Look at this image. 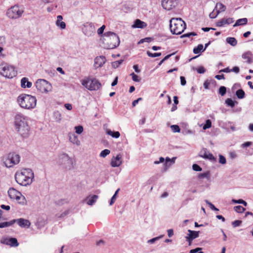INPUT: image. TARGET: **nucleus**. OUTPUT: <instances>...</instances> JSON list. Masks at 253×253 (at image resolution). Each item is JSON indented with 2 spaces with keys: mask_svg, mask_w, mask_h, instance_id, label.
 <instances>
[{
  "mask_svg": "<svg viewBox=\"0 0 253 253\" xmlns=\"http://www.w3.org/2000/svg\"><path fill=\"white\" fill-rule=\"evenodd\" d=\"M15 178L19 184L27 186L32 182L34 173L31 169H24L15 173Z\"/></svg>",
  "mask_w": 253,
  "mask_h": 253,
  "instance_id": "obj_1",
  "label": "nucleus"
},
{
  "mask_svg": "<svg viewBox=\"0 0 253 253\" xmlns=\"http://www.w3.org/2000/svg\"><path fill=\"white\" fill-rule=\"evenodd\" d=\"M15 126L18 132L23 137L28 136L29 126L26 121L25 117L22 114H17L15 116Z\"/></svg>",
  "mask_w": 253,
  "mask_h": 253,
  "instance_id": "obj_2",
  "label": "nucleus"
},
{
  "mask_svg": "<svg viewBox=\"0 0 253 253\" xmlns=\"http://www.w3.org/2000/svg\"><path fill=\"white\" fill-rule=\"evenodd\" d=\"M120 44L119 37L114 33L108 32L103 36V45L106 49H114Z\"/></svg>",
  "mask_w": 253,
  "mask_h": 253,
  "instance_id": "obj_3",
  "label": "nucleus"
},
{
  "mask_svg": "<svg viewBox=\"0 0 253 253\" xmlns=\"http://www.w3.org/2000/svg\"><path fill=\"white\" fill-rule=\"evenodd\" d=\"M17 101L21 107L26 109H33L37 104L36 98L26 94L20 95L17 98Z\"/></svg>",
  "mask_w": 253,
  "mask_h": 253,
  "instance_id": "obj_4",
  "label": "nucleus"
},
{
  "mask_svg": "<svg viewBox=\"0 0 253 253\" xmlns=\"http://www.w3.org/2000/svg\"><path fill=\"white\" fill-rule=\"evenodd\" d=\"M186 28V23L181 18H173L170 20V29L173 34L180 35Z\"/></svg>",
  "mask_w": 253,
  "mask_h": 253,
  "instance_id": "obj_5",
  "label": "nucleus"
},
{
  "mask_svg": "<svg viewBox=\"0 0 253 253\" xmlns=\"http://www.w3.org/2000/svg\"><path fill=\"white\" fill-rule=\"evenodd\" d=\"M82 84L90 90H98L101 86V83L97 79L90 77L83 80Z\"/></svg>",
  "mask_w": 253,
  "mask_h": 253,
  "instance_id": "obj_6",
  "label": "nucleus"
},
{
  "mask_svg": "<svg viewBox=\"0 0 253 253\" xmlns=\"http://www.w3.org/2000/svg\"><path fill=\"white\" fill-rule=\"evenodd\" d=\"M20 157L18 154L14 152L9 153L3 159L4 163L7 168H11L18 164L20 162Z\"/></svg>",
  "mask_w": 253,
  "mask_h": 253,
  "instance_id": "obj_7",
  "label": "nucleus"
},
{
  "mask_svg": "<svg viewBox=\"0 0 253 253\" xmlns=\"http://www.w3.org/2000/svg\"><path fill=\"white\" fill-rule=\"evenodd\" d=\"M1 66L0 73L3 76L11 79L16 76L17 71L13 66L7 64H2Z\"/></svg>",
  "mask_w": 253,
  "mask_h": 253,
  "instance_id": "obj_8",
  "label": "nucleus"
},
{
  "mask_svg": "<svg viewBox=\"0 0 253 253\" xmlns=\"http://www.w3.org/2000/svg\"><path fill=\"white\" fill-rule=\"evenodd\" d=\"M24 10L15 4L7 10L6 15L10 19H18L22 16Z\"/></svg>",
  "mask_w": 253,
  "mask_h": 253,
  "instance_id": "obj_9",
  "label": "nucleus"
},
{
  "mask_svg": "<svg viewBox=\"0 0 253 253\" xmlns=\"http://www.w3.org/2000/svg\"><path fill=\"white\" fill-rule=\"evenodd\" d=\"M8 194L10 199L15 200L21 204L26 203V199L22 194L14 188H10L8 191Z\"/></svg>",
  "mask_w": 253,
  "mask_h": 253,
  "instance_id": "obj_10",
  "label": "nucleus"
},
{
  "mask_svg": "<svg viewBox=\"0 0 253 253\" xmlns=\"http://www.w3.org/2000/svg\"><path fill=\"white\" fill-rule=\"evenodd\" d=\"M37 89L42 93H47L52 89L50 83L43 79H39L36 83Z\"/></svg>",
  "mask_w": 253,
  "mask_h": 253,
  "instance_id": "obj_11",
  "label": "nucleus"
},
{
  "mask_svg": "<svg viewBox=\"0 0 253 253\" xmlns=\"http://www.w3.org/2000/svg\"><path fill=\"white\" fill-rule=\"evenodd\" d=\"M200 157L203 158L205 159H208L211 162H215L216 158L213 155L209 152L206 148L202 149L199 154Z\"/></svg>",
  "mask_w": 253,
  "mask_h": 253,
  "instance_id": "obj_12",
  "label": "nucleus"
},
{
  "mask_svg": "<svg viewBox=\"0 0 253 253\" xmlns=\"http://www.w3.org/2000/svg\"><path fill=\"white\" fill-rule=\"evenodd\" d=\"M84 33L87 36H91L95 32V27L92 23H86L83 28Z\"/></svg>",
  "mask_w": 253,
  "mask_h": 253,
  "instance_id": "obj_13",
  "label": "nucleus"
},
{
  "mask_svg": "<svg viewBox=\"0 0 253 253\" xmlns=\"http://www.w3.org/2000/svg\"><path fill=\"white\" fill-rule=\"evenodd\" d=\"M176 4V0H163L162 2V5L163 8L168 10H169L174 7Z\"/></svg>",
  "mask_w": 253,
  "mask_h": 253,
  "instance_id": "obj_14",
  "label": "nucleus"
},
{
  "mask_svg": "<svg viewBox=\"0 0 253 253\" xmlns=\"http://www.w3.org/2000/svg\"><path fill=\"white\" fill-rule=\"evenodd\" d=\"M106 62V58L104 56H97L94 59V66L96 68L101 67Z\"/></svg>",
  "mask_w": 253,
  "mask_h": 253,
  "instance_id": "obj_15",
  "label": "nucleus"
},
{
  "mask_svg": "<svg viewBox=\"0 0 253 253\" xmlns=\"http://www.w3.org/2000/svg\"><path fill=\"white\" fill-rule=\"evenodd\" d=\"M188 236L186 237V240L189 242V245H191L192 240L199 236V231H195L188 230Z\"/></svg>",
  "mask_w": 253,
  "mask_h": 253,
  "instance_id": "obj_16",
  "label": "nucleus"
},
{
  "mask_svg": "<svg viewBox=\"0 0 253 253\" xmlns=\"http://www.w3.org/2000/svg\"><path fill=\"white\" fill-rule=\"evenodd\" d=\"M234 20L232 18H222L216 23L217 27H222L225 25H229L232 23Z\"/></svg>",
  "mask_w": 253,
  "mask_h": 253,
  "instance_id": "obj_17",
  "label": "nucleus"
},
{
  "mask_svg": "<svg viewBox=\"0 0 253 253\" xmlns=\"http://www.w3.org/2000/svg\"><path fill=\"white\" fill-rule=\"evenodd\" d=\"M121 156L119 154L116 157H113L111 160V165L112 167H117L120 166L122 162L120 161Z\"/></svg>",
  "mask_w": 253,
  "mask_h": 253,
  "instance_id": "obj_18",
  "label": "nucleus"
},
{
  "mask_svg": "<svg viewBox=\"0 0 253 253\" xmlns=\"http://www.w3.org/2000/svg\"><path fill=\"white\" fill-rule=\"evenodd\" d=\"M147 27V24L140 20V19H136L134 21L133 25L132 26V27L133 28H140L143 29Z\"/></svg>",
  "mask_w": 253,
  "mask_h": 253,
  "instance_id": "obj_19",
  "label": "nucleus"
},
{
  "mask_svg": "<svg viewBox=\"0 0 253 253\" xmlns=\"http://www.w3.org/2000/svg\"><path fill=\"white\" fill-rule=\"evenodd\" d=\"M16 222H17L18 224L21 227L28 228L31 225V223L28 220L23 218L18 219L16 220Z\"/></svg>",
  "mask_w": 253,
  "mask_h": 253,
  "instance_id": "obj_20",
  "label": "nucleus"
},
{
  "mask_svg": "<svg viewBox=\"0 0 253 253\" xmlns=\"http://www.w3.org/2000/svg\"><path fill=\"white\" fill-rule=\"evenodd\" d=\"M32 84L31 82L28 81L27 78H23L21 80V86L23 88H30L32 86Z\"/></svg>",
  "mask_w": 253,
  "mask_h": 253,
  "instance_id": "obj_21",
  "label": "nucleus"
},
{
  "mask_svg": "<svg viewBox=\"0 0 253 253\" xmlns=\"http://www.w3.org/2000/svg\"><path fill=\"white\" fill-rule=\"evenodd\" d=\"M6 244L10 246L11 247H17L19 243L17 240L15 238H11L6 240Z\"/></svg>",
  "mask_w": 253,
  "mask_h": 253,
  "instance_id": "obj_22",
  "label": "nucleus"
},
{
  "mask_svg": "<svg viewBox=\"0 0 253 253\" xmlns=\"http://www.w3.org/2000/svg\"><path fill=\"white\" fill-rule=\"evenodd\" d=\"M57 19L56 22V25L60 27L61 29H64L66 27V24L64 22L62 21L63 17L61 15H58L57 17Z\"/></svg>",
  "mask_w": 253,
  "mask_h": 253,
  "instance_id": "obj_23",
  "label": "nucleus"
},
{
  "mask_svg": "<svg viewBox=\"0 0 253 253\" xmlns=\"http://www.w3.org/2000/svg\"><path fill=\"white\" fill-rule=\"evenodd\" d=\"M252 56V54L250 51L246 52L242 55V58L246 60L248 63L253 62V61Z\"/></svg>",
  "mask_w": 253,
  "mask_h": 253,
  "instance_id": "obj_24",
  "label": "nucleus"
},
{
  "mask_svg": "<svg viewBox=\"0 0 253 253\" xmlns=\"http://www.w3.org/2000/svg\"><path fill=\"white\" fill-rule=\"evenodd\" d=\"M248 23V19L246 18H241L237 20L234 24L233 27L245 25Z\"/></svg>",
  "mask_w": 253,
  "mask_h": 253,
  "instance_id": "obj_25",
  "label": "nucleus"
},
{
  "mask_svg": "<svg viewBox=\"0 0 253 253\" xmlns=\"http://www.w3.org/2000/svg\"><path fill=\"white\" fill-rule=\"evenodd\" d=\"M215 9L216 10L217 13L218 14L220 12L225 11L226 6L222 3L218 2L216 4Z\"/></svg>",
  "mask_w": 253,
  "mask_h": 253,
  "instance_id": "obj_26",
  "label": "nucleus"
},
{
  "mask_svg": "<svg viewBox=\"0 0 253 253\" xmlns=\"http://www.w3.org/2000/svg\"><path fill=\"white\" fill-rule=\"evenodd\" d=\"M226 42L232 46H235L237 44V41L235 38L228 37L226 39Z\"/></svg>",
  "mask_w": 253,
  "mask_h": 253,
  "instance_id": "obj_27",
  "label": "nucleus"
},
{
  "mask_svg": "<svg viewBox=\"0 0 253 253\" xmlns=\"http://www.w3.org/2000/svg\"><path fill=\"white\" fill-rule=\"evenodd\" d=\"M15 222H16V219H13L10 221L0 223V228H2L6 227H8L13 224Z\"/></svg>",
  "mask_w": 253,
  "mask_h": 253,
  "instance_id": "obj_28",
  "label": "nucleus"
},
{
  "mask_svg": "<svg viewBox=\"0 0 253 253\" xmlns=\"http://www.w3.org/2000/svg\"><path fill=\"white\" fill-rule=\"evenodd\" d=\"M107 133L112 137L116 138H119L120 136V133L119 131H112L111 130H107Z\"/></svg>",
  "mask_w": 253,
  "mask_h": 253,
  "instance_id": "obj_29",
  "label": "nucleus"
},
{
  "mask_svg": "<svg viewBox=\"0 0 253 253\" xmlns=\"http://www.w3.org/2000/svg\"><path fill=\"white\" fill-rule=\"evenodd\" d=\"M69 139L70 141L73 142L74 144H76L77 145H79L80 144L79 140L75 134L70 135L69 136Z\"/></svg>",
  "mask_w": 253,
  "mask_h": 253,
  "instance_id": "obj_30",
  "label": "nucleus"
},
{
  "mask_svg": "<svg viewBox=\"0 0 253 253\" xmlns=\"http://www.w3.org/2000/svg\"><path fill=\"white\" fill-rule=\"evenodd\" d=\"M198 178L199 179H204L205 178H206L208 179H210V171H206L205 172L199 174Z\"/></svg>",
  "mask_w": 253,
  "mask_h": 253,
  "instance_id": "obj_31",
  "label": "nucleus"
},
{
  "mask_svg": "<svg viewBox=\"0 0 253 253\" xmlns=\"http://www.w3.org/2000/svg\"><path fill=\"white\" fill-rule=\"evenodd\" d=\"M225 103L226 105L228 106H230L231 107H234L235 106V103L237 104L238 102L236 101H234L232 100L231 98H227L225 100Z\"/></svg>",
  "mask_w": 253,
  "mask_h": 253,
  "instance_id": "obj_32",
  "label": "nucleus"
},
{
  "mask_svg": "<svg viewBox=\"0 0 253 253\" xmlns=\"http://www.w3.org/2000/svg\"><path fill=\"white\" fill-rule=\"evenodd\" d=\"M205 49H203V45L202 44H199L196 47L194 48L193 49V52L195 54H198L201 52L202 51H204Z\"/></svg>",
  "mask_w": 253,
  "mask_h": 253,
  "instance_id": "obj_33",
  "label": "nucleus"
},
{
  "mask_svg": "<svg viewBox=\"0 0 253 253\" xmlns=\"http://www.w3.org/2000/svg\"><path fill=\"white\" fill-rule=\"evenodd\" d=\"M245 94V93L244 91L242 89H238L236 92V95L239 99H242L244 98Z\"/></svg>",
  "mask_w": 253,
  "mask_h": 253,
  "instance_id": "obj_34",
  "label": "nucleus"
},
{
  "mask_svg": "<svg viewBox=\"0 0 253 253\" xmlns=\"http://www.w3.org/2000/svg\"><path fill=\"white\" fill-rule=\"evenodd\" d=\"M98 196L97 195H93L87 202L89 205H92L97 200Z\"/></svg>",
  "mask_w": 253,
  "mask_h": 253,
  "instance_id": "obj_35",
  "label": "nucleus"
},
{
  "mask_svg": "<svg viewBox=\"0 0 253 253\" xmlns=\"http://www.w3.org/2000/svg\"><path fill=\"white\" fill-rule=\"evenodd\" d=\"M234 209L238 213H242L245 211V209L241 206H235Z\"/></svg>",
  "mask_w": 253,
  "mask_h": 253,
  "instance_id": "obj_36",
  "label": "nucleus"
},
{
  "mask_svg": "<svg viewBox=\"0 0 253 253\" xmlns=\"http://www.w3.org/2000/svg\"><path fill=\"white\" fill-rule=\"evenodd\" d=\"M218 93L221 96H224L226 93V88L224 86H221L219 88Z\"/></svg>",
  "mask_w": 253,
  "mask_h": 253,
  "instance_id": "obj_37",
  "label": "nucleus"
},
{
  "mask_svg": "<svg viewBox=\"0 0 253 253\" xmlns=\"http://www.w3.org/2000/svg\"><path fill=\"white\" fill-rule=\"evenodd\" d=\"M110 153V151L108 149H105L101 151L100 154V157L102 158H105L108 155H109Z\"/></svg>",
  "mask_w": 253,
  "mask_h": 253,
  "instance_id": "obj_38",
  "label": "nucleus"
},
{
  "mask_svg": "<svg viewBox=\"0 0 253 253\" xmlns=\"http://www.w3.org/2000/svg\"><path fill=\"white\" fill-rule=\"evenodd\" d=\"M146 53L148 56L150 57H156L161 55V53L160 52L152 53L150 51H147Z\"/></svg>",
  "mask_w": 253,
  "mask_h": 253,
  "instance_id": "obj_39",
  "label": "nucleus"
},
{
  "mask_svg": "<svg viewBox=\"0 0 253 253\" xmlns=\"http://www.w3.org/2000/svg\"><path fill=\"white\" fill-rule=\"evenodd\" d=\"M170 127L172 131L174 132H179L180 131V128L177 125H172Z\"/></svg>",
  "mask_w": 253,
  "mask_h": 253,
  "instance_id": "obj_40",
  "label": "nucleus"
},
{
  "mask_svg": "<svg viewBox=\"0 0 253 253\" xmlns=\"http://www.w3.org/2000/svg\"><path fill=\"white\" fill-rule=\"evenodd\" d=\"M211 126V122L210 120H207L206 122V124L203 126V129H206L209 128Z\"/></svg>",
  "mask_w": 253,
  "mask_h": 253,
  "instance_id": "obj_41",
  "label": "nucleus"
},
{
  "mask_svg": "<svg viewBox=\"0 0 253 253\" xmlns=\"http://www.w3.org/2000/svg\"><path fill=\"white\" fill-rule=\"evenodd\" d=\"M75 128L76 130V132L77 134H81V133H82V132L84 130L83 127L82 126H75Z\"/></svg>",
  "mask_w": 253,
  "mask_h": 253,
  "instance_id": "obj_42",
  "label": "nucleus"
},
{
  "mask_svg": "<svg viewBox=\"0 0 253 253\" xmlns=\"http://www.w3.org/2000/svg\"><path fill=\"white\" fill-rule=\"evenodd\" d=\"M130 76L132 77V79L133 81L136 82H139L140 81V79H139V77L137 75L135 74L134 73H132L130 74Z\"/></svg>",
  "mask_w": 253,
  "mask_h": 253,
  "instance_id": "obj_43",
  "label": "nucleus"
},
{
  "mask_svg": "<svg viewBox=\"0 0 253 253\" xmlns=\"http://www.w3.org/2000/svg\"><path fill=\"white\" fill-rule=\"evenodd\" d=\"M193 169L196 171H200L202 170V168L197 164H193L192 166Z\"/></svg>",
  "mask_w": 253,
  "mask_h": 253,
  "instance_id": "obj_44",
  "label": "nucleus"
},
{
  "mask_svg": "<svg viewBox=\"0 0 253 253\" xmlns=\"http://www.w3.org/2000/svg\"><path fill=\"white\" fill-rule=\"evenodd\" d=\"M197 72L199 74H203L206 72V69L203 66H200L196 69Z\"/></svg>",
  "mask_w": 253,
  "mask_h": 253,
  "instance_id": "obj_45",
  "label": "nucleus"
},
{
  "mask_svg": "<svg viewBox=\"0 0 253 253\" xmlns=\"http://www.w3.org/2000/svg\"><path fill=\"white\" fill-rule=\"evenodd\" d=\"M219 162L221 164H225L226 162L225 158L223 156L220 155Z\"/></svg>",
  "mask_w": 253,
  "mask_h": 253,
  "instance_id": "obj_46",
  "label": "nucleus"
},
{
  "mask_svg": "<svg viewBox=\"0 0 253 253\" xmlns=\"http://www.w3.org/2000/svg\"><path fill=\"white\" fill-rule=\"evenodd\" d=\"M233 202H235V203L242 204L245 206H247V202L242 199H239L238 200H233Z\"/></svg>",
  "mask_w": 253,
  "mask_h": 253,
  "instance_id": "obj_47",
  "label": "nucleus"
},
{
  "mask_svg": "<svg viewBox=\"0 0 253 253\" xmlns=\"http://www.w3.org/2000/svg\"><path fill=\"white\" fill-rule=\"evenodd\" d=\"M207 203L209 205L210 208L213 210V211H218L219 210L216 208L212 203L208 202V201H206Z\"/></svg>",
  "mask_w": 253,
  "mask_h": 253,
  "instance_id": "obj_48",
  "label": "nucleus"
},
{
  "mask_svg": "<svg viewBox=\"0 0 253 253\" xmlns=\"http://www.w3.org/2000/svg\"><path fill=\"white\" fill-rule=\"evenodd\" d=\"M105 29V26L104 25H102L100 28H99L97 30V33L99 35H100L103 34L104 29Z\"/></svg>",
  "mask_w": 253,
  "mask_h": 253,
  "instance_id": "obj_49",
  "label": "nucleus"
},
{
  "mask_svg": "<svg viewBox=\"0 0 253 253\" xmlns=\"http://www.w3.org/2000/svg\"><path fill=\"white\" fill-rule=\"evenodd\" d=\"M241 223H242V221H241V220H235L234 222H232V225L234 227H237V226H240V224H241Z\"/></svg>",
  "mask_w": 253,
  "mask_h": 253,
  "instance_id": "obj_50",
  "label": "nucleus"
},
{
  "mask_svg": "<svg viewBox=\"0 0 253 253\" xmlns=\"http://www.w3.org/2000/svg\"><path fill=\"white\" fill-rule=\"evenodd\" d=\"M211 84L210 81L209 80H206L205 81L204 83V87L205 89H208L209 88V86Z\"/></svg>",
  "mask_w": 253,
  "mask_h": 253,
  "instance_id": "obj_51",
  "label": "nucleus"
},
{
  "mask_svg": "<svg viewBox=\"0 0 253 253\" xmlns=\"http://www.w3.org/2000/svg\"><path fill=\"white\" fill-rule=\"evenodd\" d=\"M197 34L195 32H191L189 33L183 35L181 37H190L191 36H196Z\"/></svg>",
  "mask_w": 253,
  "mask_h": 253,
  "instance_id": "obj_52",
  "label": "nucleus"
},
{
  "mask_svg": "<svg viewBox=\"0 0 253 253\" xmlns=\"http://www.w3.org/2000/svg\"><path fill=\"white\" fill-rule=\"evenodd\" d=\"M180 79L181 84L182 85H185L186 83V81L185 78L183 76H181Z\"/></svg>",
  "mask_w": 253,
  "mask_h": 253,
  "instance_id": "obj_53",
  "label": "nucleus"
},
{
  "mask_svg": "<svg viewBox=\"0 0 253 253\" xmlns=\"http://www.w3.org/2000/svg\"><path fill=\"white\" fill-rule=\"evenodd\" d=\"M215 78L219 80L225 79L224 75L223 74L217 75L215 76Z\"/></svg>",
  "mask_w": 253,
  "mask_h": 253,
  "instance_id": "obj_54",
  "label": "nucleus"
},
{
  "mask_svg": "<svg viewBox=\"0 0 253 253\" xmlns=\"http://www.w3.org/2000/svg\"><path fill=\"white\" fill-rule=\"evenodd\" d=\"M202 250L200 248H197L195 249L190 250V253H196Z\"/></svg>",
  "mask_w": 253,
  "mask_h": 253,
  "instance_id": "obj_55",
  "label": "nucleus"
},
{
  "mask_svg": "<svg viewBox=\"0 0 253 253\" xmlns=\"http://www.w3.org/2000/svg\"><path fill=\"white\" fill-rule=\"evenodd\" d=\"M161 237H155V238H152L149 240H148V243H154L156 240H158L159 239H160Z\"/></svg>",
  "mask_w": 253,
  "mask_h": 253,
  "instance_id": "obj_56",
  "label": "nucleus"
},
{
  "mask_svg": "<svg viewBox=\"0 0 253 253\" xmlns=\"http://www.w3.org/2000/svg\"><path fill=\"white\" fill-rule=\"evenodd\" d=\"M64 106L68 110H71L72 109V106L71 104L66 103Z\"/></svg>",
  "mask_w": 253,
  "mask_h": 253,
  "instance_id": "obj_57",
  "label": "nucleus"
},
{
  "mask_svg": "<svg viewBox=\"0 0 253 253\" xmlns=\"http://www.w3.org/2000/svg\"><path fill=\"white\" fill-rule=\"evenodd\" d=\"M231 71L234 72L236 73H238L240 71L239 68L238 67H234L231 70Z\"/></svg>",
  "mask_w": 253,
  "mask_h": 253,
  "instance_id": "obj_58",
  "label": "nucleus"
},
{
  "mask_svg": "<svg viewBox=\"0 0 253 253\" xmlns=\"http://www.w3.org/2000/svg\"><path fill=\"white\" fill-rule=\"evenodd\" d=\"M167 231H168V235L169 237H171L173 236V231L172 229H169Z\"/></svg>",
  "mask_w": 253,
  "mask_h": 253,
  "instance_id": "obj_59",
  "label": "nucleus"
},
{
  "mask_svg": "<svg viewBox=\"0 0 253 253\" xmlns=\"http://www.w3.org/2000/svg\"><path fill=\"white\" fill-rule=\"evenodd\" d=\"M116 195H114L111 199L110 203V205H112V204H114V203L115 202V201L116 200Z\"/></svg>",
  "mask_w": 253,
  "mask_h": 253,
  "instance_id": "obj_60",
  "label": "nucleus"
},
{
  "mask_svg": "<svg viewBox=\"0 0 253 253\" xmlns=\"http://www.w3.org/2000/svg\"><path fill=\"white\" fill-rule=\"evenodd\" d=\"M118 77H116L115 78V79H114V81L112 82V84H111V85L114 86L115 85H116L117 83H118Z\"/></svg>",
  "mask_w": 253,
  "mask_h": 253,
  "instance_id": "obj_61",
  "label": "nucleus"
},
{
  "mask_svg": "<svg viewBox=\"0 0 253 253\" xmlns=\"http://www.w3.org/2000/svg\"><path fill=\"white\" fill-rule=\"evenodd\" d=\"M64 159L65 161H67L68 163H71V160H70L69 159V158L67 155H65L64 156Z\"/></svg>",
  "mask_w": 253,
  "mask_h": 253,
  "instance_id": "obj_62",
  "label": "nucleus"
},
{
  "mask_svg": "<svg viewBox=\"0 0 253 253\" xmlns=\"http://www.w3.org/2000/svg\"><path fill=\"white\" fill-rule=\"evenodd\" d=\"M1 208L2 209H4L5 210H9L10 209V206H5L4 205H2L1 206Z\"/></svg>",
  "mask_w": 253,
  "mask_h": 253,
  "instance_id": "obj_63",
  "label": "nucleus"
},
{
  "mask_svg": "<svg viewBox=\"0 0 253 253\" xmlns=\"http://www.w3.org/2000/svg\"><path fill=\"white\" fill-rule=\"evenodd\" d=\"M133 69H134L135 71L137 73L140 72V70L138 69V66L137 65H134L133 67Z\"/></svg>",
  "mask_w": 253,
  "mask_h": 253,
  "instance_id": "obj_64",
  "label": "nucleus"
}]
</instances>
